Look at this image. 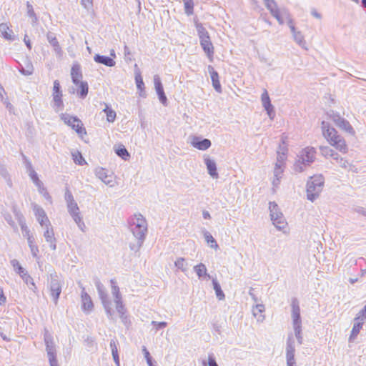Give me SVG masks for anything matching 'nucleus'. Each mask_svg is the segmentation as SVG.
I'll use <instances>...</instances> for the list:
<instances>
[{
  "mask_svg": "<svg viewBox=\"0 0 366 366\" xmlns=\"http://www.w3.org/2000/svg\"><path fill=\"white\" fill-rule=\"evenodd\" d=\"M71 76L72 82L74 84H77L79 81H81V79L82 78V74L81 71V67L79 64L73 65L71 70Z\"/></svg>",
  "mask_w": 366,
  "mask_h": 366,
  "instance_id": "nucleus-30",
  "label": "nucleus"
},
{
  "mask_svg": "<svg viewBox=\"0 0 366 366\" xmlns=\"http://www.w3.org/2000/svg\"><path fill=\"white\" fill-rule=\"evenodd\" d=\"M73 157H74V161L76 164H77L79 165H84V164H86V161L84 160V159L83 158V157L81 156V154L80 153H78L77 155L73 154Z\"/></svg>",
  "mask_w": 366,
  "mask_h": 366,
  "instance_id": "nucleus-56",
  "label": "nucleus"
},
{
  "mask_svg": "<svg viewBox=\"0 0 366 366\" xmlns=\"http://www.w3.org/2000/svg\"><path fill=\"white\" fill-rule=\"evenodd\" d=\"M316 150L312 147H307L302 149L298 159L294 164V170L297 172H304L315 160Z\"/></svg>",
  "mask_w": 366,
  "mask_h": 366,
  "instance_id": "nucleus-3",
  "label": "nucleus"
},
{
  "mask_svg": "<svg viewBox=\"0 0 366 366\" xmlns=\"http://www.w3.org/2000/svg\"><path fill=\"white\" fill-rule=\"evenodd\" d=\"M116 154L124 160H127L130 157V154L124 146L120 145L115 150Z\"/></svg>",
  "mask_w": 366,
  "mask_h": 366,
  "instance_id": "nucleus-40",
  "label": "nucleus"
},
{
  "mask_svg": "<svg viewBox=\"0 0 366 366\" xmlns=\"http://www.w3.org/2000/svg\"><path fill=\"white\" fill-rule=\"evenodd\" d=\"M32 209L38 222L41 227H45L47 225V223H51L42 207L35 203H33Z\"/></svg>",
  "mask_w": 366,
  "mask_h": 366,
  "instance_id": "nucleus-14",
  "label": "nucleus"
},
{
  "mask_svg": "<svg viewBox=\"0 0 366 366\" xmlns=\"http://www.w3.org/2000/svg\"><path fill=\"white\" fill-rule=\"evenodd\" d=\"M46 38L51 46L53 47L54 51L58 56L62 55V50L56 39L54 34L49 32L46 35Z\"/></svg>",
  "mask_w": 366,
  "mask_h": 366,
  "instance_id": "nucleus-25",
  "label": "nucleus"
},
{
  "mask_svg": "<svg viewBox=\"0 0 366 366\" xmlns=\"http://www.w3.org/2000/svg\"><path fill=\"white\" fill-rule=\"evenodd\" d=\"M81 309L84 312L89 313L94 308V304L91 297L86 292L85 288L82 287L81 292Z\"/></svg>",
  "mask_w": 366,
  "mask_h": 366,
  "instance_id": "nucleus-17",
  "label": "nucleus"
},
{
  "mask_svg": "<svg viewBox=\"0 0 366 366\" xmlns=\"http://www.w3.org/2000/svg\"><path fill=\"white\" fill-rule=\"evenodd\" d=\"M265 6L269 11L271 14L272 11H278L280 10L275 1H273V3H269L268 4H266Z\"/></svg>",
  "mask_w": 366,
  "mask_h": 366,
  "instance_id": "nucleus-60",
  "label": "nucleus"
},
{
  "mask_svg": "<svg viewBox=\"0 0 366 366\" xmlns=\"http://www.w3.org/2000/svg\"><path fill=\"white\" fill-rule=\"evenodd\" d=\"M357 320L360 319V320H365L366 322V305L357 314Z\"/></svg>",
  "mask_w": 366,
  "mask_h": 366,
  "instance_id": "nucleus-62",
  "label": "nucleus"
},
{
  "mask_svg": "<svg viewBox=\"0 0 366 366\" xmlns=\"http://www.w3.org/2000/svg\"><path fill=\"white\" fill-rule=\"evenodd\" d=\"M282 14H285L287 16V24L291 30V32H295V30H296V28L294 25V22H293V20L290 17V15L289 14V12L287 11V9H282Z\"/></svg>",
  "mask_w": 366,
  "mask_h": 366,
  "instance_id": "nucleus-53",
  "label": "nucleus"
},
{
  "mask_svg": "<svg viewBox=\"0 0 366 366\" xmlns=\"http://www.w3.org/2000/svg\"><path fill=\"white\" fill-rule=\"evenodd\" d=\"M261 100L262 105L268 104V103L271 102L267 90H264V92L262 93Z\"/></svg>",
  "mask_w": 366,
  "mask_h": 366,
  "instance_id": "nucleus-61",
  "label": "nucleus"
},
{
  "mask_svg": "<svg viewBox=\"0 0 366 366\" xmlns=\"http://www.w3.org/2000/svg\"><path fill=\"white\" fill-rule=\"evenodd\" d=\"M293 35L294 40L295 42L301 46L302 49H307L306 46V41L305 40L304 36L301 33V31L295 30V32H292Z\"/></svg>",
  "mask_w": 366,
  "mask_h": 366,
  "instance_id": "nucleus-34",
  "label": "nucleus"
},
{
  "mask_svg": "<svg viewBox=\"0 0 366 366\" xmlns=\"http://www.w3.org/2000/svg\"><path fill=\"white\" fill-rule=\"evenodd\" d=\"M152 325L154 326H156L157 330H160L162 328H164L167 327V323L166 322H157V321H152Z\"/></svg>",
  "mask_w": 366,
  "mask_h": 366,
  "instance_id": "nucleus-64",
  "label": "nucleus"
},
{
  "mask_svg": "<svg viewBox=\"0 0 366 366\" xmlns=\"http://www.w3.org/2000/svg\"><path fill=\"white\" fill-rule=\"evenodd\" d=\"M81 5L87 10L93 6V0H81Z\"/></svg>",
  "mask_w": 366,
  "mask_h": 366,
  "instance_id": "nucleus-63",
  "label": "nucleus"
},
{
  "mask_svg": "<svg viewBox=\"0 0 366 366\" xmlns=\"http://www.w3.org/2000/svg\"><path fill=\"white\" fill-rule=\"evenodd\" d=\"M174 265L179 269H181L183 272H186L188 269V263L183 257H179L174 262Z\"/></svg>",
  "mask_w": 366,
  "mask_h": 366,
  "instance_id": "nucleus-41",
  "label": "nucleus"
},
{
  "mask_svg": "<svg viewBox=\"0 0 366 366\" xmlns=\"http://www.w3.org/2000/svg\"><path fill=\"white\" fill-rule=\"evenodd\" d=\"M10 264L13 267L15 272L18 273L20 276L26 272V269L21 266L19 262L17 259H11L10 261Z\"/></svg>",
  "mask_w": 366,
  "mask_h": 366,
  "instance_id": "nucleus-43",
  "label": "nucleus"
},
{
  "mask_svg": "<svg viewBox=\"0 0 366 366\" xmlns=\"http://www.w3.org/2000/svg\"><path fill=\"white\" fill-rule=\"evenodd\" d=\"M285 159H286L285 153L284 152H282L281 153L280 152H278L276 163H280V165L284 166Z\"/></svg>",
  "mask_w": 366,
  "mask_h": 366,
  "instance_id": "nucleus-58",
  "label": "nucleus"
},
{
  "mask_svg": "<svg viewBox=\"0 0 366 366\" xmlns=\"http://www.w3.org/2000/svg\"><path fill=\"white\" fill-rule=\"evenodd\" d=\"M204 161L209 174L212 178L217 179L219 177V174L217 169V164L214 160L210 159L209 157H205Z\"/></svg>",
  "mask_w": 366,
  "mask_h": 366,
  "instance_id": "nucleus-20",
  "label": "nucleus"
},
{
  "mask_svg": "<svg viewBox=\"0 0 366 366\" xmlns=\"http://www.w3.org/2000/svg\"><path fill=\"white\" fill-rule=\"evenodd\" d=\"M320 149L321 151L322 154L325 157H331L332 158H333V157L335 156V158H337V152H335L331 148H330L329 147L322 146L320 147Z\"/></svg>",
  "mask_w": 366,
  "mask_h": 366,
  "instance_id": "nucleus-42",
  "label": "nucleus"
},
{
  "mask_svg": "<svg viewBox=\"0 0 366 366\" xmlns=\"http://www.w3.org/2000/svg\"><path fill=\"white\" fill-rule=\"evenodd\" d=\"M184 11L187 15L190 16L194 12V2L193 0H187L184 1Z\"/></svg>",
  "mask_w": 366,
  "mask_h": 366,
  "instance_id": "nucleus-48",
  "label": "nucleus"
},
{
  "mask_svg": "<svg viewBox=\"0 0 366 366\" xmlns=\"http://www.w3.org/2000/svg\"><path fill=\"white\" fill-rule=\"evenodd\" d=\"M154 83L160 102L163 105H167V98L164 94L163 86L159 75L156 74L154 76Z\"/></svg>",
  "mask_w": 366,
  "mask_h": 366,
  "instance_id": "nucleus-18",
  "label": "nucleus"
},
{
  "mask_svg": "<svg viewBox=\"0 0 366 366\" xmlns=\"http://www.w3.org/2000/svg\"><path fill=\"white\" fill-rule=\"evenodd\" d=\"M44 227L45 230L44 232L43 236L45 238L46 242L49 244L51 249L56 250V239L54 236L53 226L51 223H47V225H46Z\"/></svg>",
  "mask_w": 366,
  "mask_h": 366,
  "instance_id": "nucleus-15",
  "label": "nucleus"
},
{
  "mask_svg": "<svg viewBox=\"0 0 366 366\" xmlns=\"http://www.w3.org/2000/svg\"><path fill=\"white\" fill-rule=\"evenodd\" d=\"M264 310L265 308L263 304H257L255 307L252 308V314L257 317L258 322H263L264 320V315H262Z\"/></svg>",
  "mask_w": 366,
  "mask_h": 366,
  "instance_id": "nucleus-33",
  "label": "nucleus"
},
{
  "mask_svg": "<svg viewBox=\"0 0 366 366\" xmlns=\"http://www.w3.org/2000/svg\"><path fill=\"white\" fill-rule=\"evenodd\" d=\"M26 284H31L34 288H36L35 284L34 283L32 277L26 271L23 274L20 276Z\"/></svg>",
  "mask_w": 366,
  "mask_h": 366,
  "instance_id": "nucleus-54",
  "label": "nucleus"
},
{
  "mask_svg": "<svg viewBox=\"0 0 366 366\" xmlns=\"http://www.w3.org/2000/svg\"><path fill=\"white\" fill-rule=\"evenodd\" d=\"M200 45L207 56L211 59L214 55V46L210 40V37L200 40Z\"/></svg>",
  "mask_w": 366,
  "mask_h": 366,
  "instance_id": "nucleus-23",
  "label": "nucleus"
},
{
  "mask_svg": "<svg viewBox=\"0 0 366 366\" xmlns=\"http://www.w3.org/2000/svg\"><path fill=\"white\" fill-rule=\"evenodd\" d=\"M271 220L274 227L279 230H283L287 224L282 213L280 211L278 205L274 202L269 203Z\"/></svg>",
  "mask_w": 366,
  "mask_h": 366,
  "instance_id": "nucleus-7",
  "label": "nucleus"
},
{
  "mask_svg": "<svg viewBox=\"0 0 366 366\" xmlns=\"http://www.w3.org/2000/svg\"><path fill=\"white\" fill-rule=\"evenodd\" d=\"M354 325L351 331V334L350 336V341H352L355 340L357 335L359 334L360 330L362 327L365 320H362L360 319L357 320V317L354 319Z\"/></svg>",
  "mask_w": 366,
  "mask_h": 366,
  "instance_id": "nucleus-28",
  "label": "nucleus"
},
{
  "mask_svg": "<svg viewBox=\"0 0 366 366\" xmlns=\"http://www.w3.org/2000/svg\"><path fill=\"white\" fill-rule=\"evenodd\" d=\"M61 119L65 124L71 127L79 134H86V132L81 121L77 117L70 116L69 114H62Z\"/></svg>",
  "mask_w": 366,
  "mask_h": 366,
  "instance_id": "nucleus-10",
  "label": "nucleus"
},
{
  "mask_svg": "<svg viewBox=\"0 0 366 366\" xmlns=\"http://www.w3.org/2000/svg\"><path fill=\"white\" fill-rule=\"evenodd\" d=\"M94 60L98 64H101L109 67L114 66L116 64L115 61L111 56L100 54H96L94 56Z\"/></svg>",
  "mask_w": 366,
  "mask_h": 366,
  "instance_id": "nucleus-22",
  "label": "nucleus"
},
{
  "mask_svg": "<svg viewBox=\"0 0 366 366\" xmlns=\"http://www.w3.org/2000/svg\"><path fill=\"white\" fill-rule=\"evenodd\" d=\"M194 271L196 272L199 279L210 278L211 276L207 273V269L204 264L199 263L194 267Z\"/></svg>",
  "mask_w": 366,
  "mask_h": 366,
  "instance_id": "nucleus-29",
  "label": "nucleus"
},
{
  "mask_svg": "<svg viewBox=\"0 0 366 366\" xmlns=\"http://www.w3.org/2000/svg\"><path fill=\"white\" fill-rule=\"evenodd\" d=\"M212 284H213V287L215 291L216 296H217V299L219 300H224L225 297V295L221 289V286H220L219 283L217 282V280L216 279H213Z\"/></svg>",
  "mask_w": 366,
  "mask_h": 366,
  "instance_id": "nucleus-37",
  "label": "nucleus"
},
{
  "mask_svg": "<svg viewBox=\"0 0 366 366\" xmlns=\"http://www.w3.org/2000/svg\"><path fill=\"white\" fill-rule=\"evenodd\" d=\"M291 307L292 325L295 335L299 345H302L303 342V337L302 335V320L300 316V307L299 301L297 298L294 297L292 299Z\"/></svg>",
  "mask_w": 366,
  "mask_h": 366,
  "instance_id": "nucleus-4",
  "label": "nucleus"
},
{
  "mask_svg": "<svg viewBox=\"0 0 366 366\" xmlns=\"http://www.w3.org/2000/svg\"><path fill=\"white\" fill-rule=\"evenodd\" d=\"M95 175L97 178L101 179L105 184L112 187L113 182L112 174L107 169L102 167H97L94 171Z\"/></svg>",
  "mask_w": 366,
  "mask_h": 366,
  "instance_id": "nucleus-16",
  "label": "nucleus"
},
{
  "mask_svg": "<svg viewBox=\"0 0 366 366\" xmlns=\"http://www.w3.org/2000/svg\"><path fill=\"white\" fill-rule=\"evenodd\" d=\"M111 287H112V294L114 297V301H119V300H122V295L119 291V288L117 285L115 280L112 279L110 280Z\"/></svg>",
  "mask_w": 366,
  "mask_h": 366,
  "instance_id": "nucleus-36",
  "label": "nucleus"
},
{
  "mask_svg": "<svg viewBox=\"0 0 366 366\" xmlns=\"http://www.w3.org/2000/svg\"><path fill=\"white\" fill-rule=\"evenodd\" d=\"M68 212L71 216L74 221L76 223L78 227L84 231V228L85 227V224L82 221V217L80 215L79 208L76 202H71L70 204H66Z\"/></svg>",
  "mask_w": 366,
  "mask_h": 366,
  "instance_id": "nucleus-12",
  "label": "nucleus"
},
{
  "mask_svg": "<svg viewBox=\"0 0 366 366\" xmlns=\"http://www.w3.org/2000/svg\"><path fill=\"white\" fill-rule=\"evenodd\" d=\"M116 310L119 313L120 317L124 319V315L126 312L125 307L123 304L122 300H119V301H114Z\"/></svg>",
  "mask_w": 366,
  "mask_h": 366,
  "instance_id": "nucleus-46",
  "label": "nucleus"
},
{
  "mask_svg": "<svg viewBox=\"0 0 366 366\" xmlns=\"http://www.w3.org/2000/svg\"><path fill=\"white\" fill-rule=\"evenodd\" d=\"M77 86V94L81 99H84L88 94L89 86L86 81H80L74 84Z\"/></svg>",
  "mask_w": 366,
  "mask_h": 366,
  "instance_id": "nucleus-31",
  "label": "nucleus"
},
{
  "mask_svg": "<svg viewBox=\"0 0 366 366\" xmlns=\"http://www.w3.org/2000/svg\"><path fill=\"white\" fill-rule=\"evenodd\" d=\"M21 155L23 158L24 163L25 164L26 169L29 173V177H33V174H36L37 173L34 169L32 164H31V162L28 159V158L22 152L21 153Z\"/></svg>",
  "mask_w": 366,
  "mask_h": 366,
  "instance_id": "nucleus-39",
  "label": "nucleus"
},
{
  "mask_svg": "<svg viewBox=\"0 0 366 366\" xmlns=\"http://www.w3.org/2000/svg\"><path fill=\"white\" fill-rule=\"evenodd\" d=\"M321 128L323 136L327 139L330 144L342 153L347 152V147L345 139L337 134V132L333 127H330L329 122L322 121Z\"/></svg>",
  "mask_w": 366,
  "mask_h": 366,
  "instance_id": "nucleus-2",
  "label": "nucleus"
},
{
  "mask_svg": "<svg viewBox=\"0 0 366 366\" xmlns=\"http://www.w3.org/2000/svg\"><path fill=\"white\" fill-rule=\"evenodd\" d=\"M337 158L336 159L335 156H334L332 158L333 160H335L337 164H339L342 168L347 169L349 166V162L344 158L341 157L337 153Z\"/></svg>",
  "mask_w": 366,
  "mask_h": 366,
  "instance_id": "nucleus-52",
  "label": "nucleus"
},
{
  "mask_svg": "<svg viewBox=\"0 0 366 366\" xmlns=\"http://www.w3.org/2000/svg\"><path fill=\"white\" fill-rule=\"evenodd\" d=\"M129 228L136 242H130L129 248L132 251L138 252L142 247L147 232V223L141 214H135L129 222Z\"/></svg>",
  "mask_w": 366,
  "mask_h": 366,
  "instance_id": "nucleus-1",
  "label": "nucleus"
},
{
  "mask_svg": "<svg viewBox=\"0 0 366 366\" xmlns=\"http://www.w3.org/2000/svg\"><path fill=\"white\" fill-rule=\"evenodd\" d=\"M26 9H27V15L31 19V24H36L38 22V17L36 13L34 11L33 6L29 3V1L26 2Z\"/></svg>",
  "mask_w": 366,
  "mask_h": 366,
  "instance_id": "nucleus-38",
  "label": "nucleus"
},
{
  "mask_svg": "<svg viewBox=\"0 0 366 366\" xmlns=\"http://www.w3.org/2000/svg\"><path fill=\"white\" fill-rule=\"evenodd\" d=\"M0 174L1 176L6 181L9 187L11 186V179L10 178L9 174L6 169V168L4 166L0 164Z\"/></svg>",
  "mask_w": 366,
  "mask_h": 366,
  "instance_id": "nucleus-47",
  "label": "nucleus"
},
{
  "mask_svg": "<svg viewBox=\"0 0 366 366\" xmlns=\"http://www.w3.org/2000/svg\"><path fill=\"white\" fill-rule=\"evenodd\" d=\"M48 287L54 304L57 305L58 300L61 292L62 284L56 273L50 274V280L48 282Z\"/></svg>",
  "mask_w": 366,
  "mask_h": 366,
  "instance_id": "nucleus-8",
  "label": "nucleus"
},
{
  "mask_svg": "<svg viewBox=\"0 0 366 366\" xmlns=\"http://www.w3.org/2000/svg\"><path fill=\"white\" fill-rule=\"evenodd\" d=\"M52 98L53 108L54 109V110L56 112L62 110L64 108V103L62 101V91L61 89L59 81L58 80H55L54 81Z\"/></svg>",
  "mask_w": 366,
  "mask_h": 366,
  "instance_id": "nucleus-11",
  "label": "nucleus"
},
{
  "mask_svg": "<svg viewBox=\"0 0 366 366\" xmlns=\"http://www.w3.org/2000/svg\"><path fill=\"white\" fill-rule=\"evenodd\" d=\"M19 225L21 227V229L23 232V235L24 237L31 235L30 230L29 229L28 227L26 226L25 220L24 219L23 217L19 218Z\"/></svg>",
  "mask_w": 366,
  "mask_h": 366,
  "instance_id": "nucleus-51",
  "label": "nucleus"
},
{
  "mask_svg": "<svg viewBox=\"0 0 366 366\" xmlns=\"http://www.w3.org/2000/svg\"><path fill=\"white\" fill-rule=\"evenodd\" d=\"M194 21L195 24V27L197 31L198 36L199 38V41L210 37L208 31L203 26L202 23H199L197 19H194Z\"/></svg>",
  "mask_w": 366,
  "mask_h": 366,
  "instance_id": "nucleus-32",
  "label": "nucleus"
},
{
  "mask_svg": "<svg viewBox=\"0 0 366 366\" xmlns=\"http://www.w3.org/2000/svg\"><path fill=\"white\" fill-rule=\"evenodd\" d=\"M264 109L267 112L270 119L273 120L275 117V112L274 110V107L271 104V102L268 103V104L262 105Z\"/></svg>",
  "mask_w": 366,
  "mask_h": 366,
  "instance_id": "nucleus-50",
  "label": "nucleus"
},
{
  "mask_svg": "<svg viewBox=\"0 0 366 366\" xmlns=\"http://www.w3.org/2000/svg\"><path fill=\"white\" fill-rule=\"evenodd\" d=\"M64 198H65L66 204L76 202L74 199V197H73L71 192L68 189H66V190L65 192Z\"/></svg>",
  "mask_w": 366,
  "mask_h": 366,
  "instance_id": "nucleus-57",
  "label": "nucleus"
},
{
  "mask_svg": "<svg viewBox=\"0 0 366 366\" xmlns=\"http://www.w3.org/2000/svg\"><path fill=\"white\" fill-rule=\"evenodd\" d=\"M135 81H136L137 87L139 90V96L142 97H145L146 92L144 91V83L142 77L139 73L136 74Z\"/></svg>",
  "mask_w": 366,
  "mask_h": 366,
  "instance_id": "nucleus-35",
  "label": "nucleus"
},
{
  "mask_svg": "<svg viewBox=\"0 0 366 366\" xmlns=\"http://www.w3.org/2000/svg\"><path fill=\"white\" fill-rule=\"evenodd\" d=\"M281 13H282V11H280V10H279L278 11H272V16H274L277 20V21L280 24H283L284 21L281 16Z\"/></svg>",
  "mask_w": 366,
  "mask_h": 366,
  "instance_id": "nucleus-59",
  "label": "nucleus"
},
{
  "mask_svg": "<svg viewBox=\"0 0 366 366\" xmlns=\"http://www.w3.org/2000/svg\"><path fill=\"white\" fill-rule=\"evenodd\" d=\"M325 179L322 174L311 177L307 182V198L314 202L322 191Z\"/></svg>",
  "mask_w": 366,
  "mask_h": 366,
  "instance_id": "nucleus-5",
  "label": "nucleus"
},
{
  "mask_svg": "<svg viewBox=\"0 0 366 366\" xmlns=\"http://www.w3.org/2000/svg\"><path fill=\"white\" fill-rule=\"evenodd\" d=\"M104 112L106 113L107 119L109 122H113L116 118V112L110 109L108 106L104 109Z\"/></svg>",
  "mask_w": 366,
  "mask_h": 366,
  "instance_id": "nucleus-49",
  "label": "nucleus"
},
{
  "mask_svg": "<svg viewBox=\"0 0 366 366\" xmlns=\"http://www.w3.org/2000/svg\"><path fill=\"white\" fill-rule=\"evenodd\" d=\"M94 285L97 287L99 299L105 310L109 319L113 320L114 312L112 308V302L109 300L107 290L98 277L94 279Z\"/></svg>",
  "mask_w": 366,
  "mask_h": 366,
  "instance_id": "nucleus-6",
  "label": "nucleus"
},
{
  "mask_svg": "<svg viewBox=\"0 0 366 366\" xmlns=\"http://www.w3.org/2000/svg\"><path fill=\"white\" fill-rule=\"evenodd\" d=\"M284 172V166L276 163L274 168V179L272 181V185L274 187H277L280 183V179L282 177Z\"/></svg>",
  "mask_w": 366,
  "mask_h": 366,
  "instance_id": "nucleus-24",
  "label": "nucleus"
},
{
  "mask_svg": "<svg viewBox=\"0 0 366 366\" xmlns=\"http://www.w3.org/2000/svg\"><path fill=\"white\" fill-rule=\"evenodd\" d=\"M24 66L21 64H19L18 69L19 72L24 76H29L33 74L34 66L32 65L31 61L26 59L24 61Z\"/></svg>",
  "mask_w": 366,
  "mask_h": 366,
  "instance_id": "nucleus-27",
  "label": "nucleus"
},
{
  "mask_svg": "<svg viewBox=\"0 0 366 366\" xmlns=\"http://www.w3.org/2000/svg\"><path fill=\"white\" fill-rule=\"evenodd\" d=\"M211 141L208 139H201L200 137H195L192 141V145L199 149L206 150L211 147Z\"/></svg>",
  "mask_w": 366,
  "mask_h": 366,
  "instance_id": "nucleus-19",
  "label": "nucleus"
},
{
  "mask_svg": "<svg viewBox=\"0 0 366 366\" xmlns=\"http://www.w3.org/2000/svg\"><path fill=\"white\" fill-rule=\"evenodd\" d=\"M34 184L38 187L39 192L46 199H51V196L46 189L44 187L43 183L39 179L38 174H34L33 177H30Z\"/></svg>",
  "mask_w": 366,
  "mask_h": 366,
  "instance_id": "nucleus-26",
  "label": "nucleus"
},
{
  "mask_svg": "<svg viewBox=\"0 0 366 366\" xmlns=\"http://www.w3.org/2000/svg\"><path fill=\"white\" fill-rule=\"evenodd\" d=\"M207 69L211 76L214 89L216 90V92L220 93L222 92V87L219 80V74L217 71H216L214 67L211 65H209Z\"/></svg>",
  "mask_w": 366,
  "mask_h": 366,
  "instance_id": "nucleus-21",
  "label": "nucleus"
},
{
  "mask_svg": "<svg viewBox=\"0 0 366 366\" xmlns=\"http://www.w3.org/2000/svg\"><path fill=\"white\" fill-rule=\"evenodd\" d=\"M204 239L207 241V242L209 244L210 247L214 249L218 248V244L215 240V239L212 237V235L209 232H204Z\"/></svg>",
  "mask_w": 366,
  "mask_h": 366,
  "instance_id": "nucleus-44",
  "label": "nucleus"
},
{
  "mask_svg": "<svg viewBox=\"0 0 366 366\" xmlns=\"http://www.w3.org/2000/svg\"><path fill=\"white\" fill-rule=\"evenodd\" d=\"M327 115L328 116L330 119L334 122L336 126H337L342 130H345V132H348L349 134H355L354 129L352 128L350 122L345 119L340 117V115L338 113L332 110L327 112Z\"/></svg>",
  "mask_w": 366,
  "mask_h": 366,
  "instance_id": "nucleus-9",
  "label": "nucleus"
},
{
  "mask_svg": "<svg viewBox=\"0 0 366 366\" xmlns=\"http://www.w3.org/2000/svg\"><path fill=\"white\" fill-rule=\"evenodd\" d=\"M286 351H295V340L292 336L287 338Z\"/></svg>",
  "mask_w": 366,
  "mask_h": 366,
  "instance_id": "nucleus-55",
  "label": "nucleus"
},
{
  "mask_svg": "<svg viewBox=\"0 0 366 366\" xmlns=\"http://www.w3.org/2000/svg\"><path fill=\"white\" fill-rule=\"evenodd\" d=\"M9 29L7 24L6 23H1L0 24V31L2 34V36L8 40H13L14 38L11 36V34L8 32V30Z\"/></svg>",
  "mask_w": 366,
  "mask_h": 366,
  "instance_id": "nucleus-45",
  "label": "nucleus"
},
{
  "mask_svg": "<svg viewBox=\"0 0 366 366\" xmlns=\"http://www.w3.org/2000/svg\"><path fill=\"white\" fill-rule=\"evenodd\" d=\"M44 342L49 362H54V360H56V347L53 342V337L48 332L44 333Z\"/></svg>",
  "mask_w": 366,
  "mask_h": 366,
  "instance_id": "nucleus-13",
  "label": "nucleus"
}]
</instances>
